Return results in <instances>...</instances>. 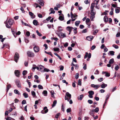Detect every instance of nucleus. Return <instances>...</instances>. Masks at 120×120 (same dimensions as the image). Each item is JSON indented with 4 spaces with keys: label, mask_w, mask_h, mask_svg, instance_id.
<instances>
[{
    "label": "nucleus",
    "mask_w": 120,
    "mask_h": 120,
    "mask_svg": "<svg viewBox=\"0 0 120 120\" xmlns=\"http://www.w3.org/2000/svg\"><path fill=\"white\" fill-rule=\"evenodd\" d=\"M13 20L12 19H9L8 20H6V22H5L4 23L5 24L6 26L8 28H10L12 25Z\"/></svg>",
    "instance_id": "obj_1"
},
{
    "label": "nucleus",
    "mask_w": 120,
    "mask_h": 120,
    "mask_svg": "<svg viewBox=\"0 0 120 120\" xmlns=\"http://www.w3.org/2000/svg\"><path fill=\"white\" fill-rule=\"evenodd\" d=\"M19 55L18 53L17 52L15 53L14 57L15 61L17 63L19 58Z\"/></svg>",
    "instance_id": "obj_2"
},
{
    "label": "nucleus",
    "mask_w": 120,
    "mask_h": 120,
    "mask_svg": "<svg viewBox=\"0 0 120 120\" xmlns=\"http://www.w3.org/2000/svg\"><path fill=\"white\" fill-rule=\"evenodd\" d=\"M27 56L29 57H33L34 56V54L33 52L30 51H27Z\"/></svg>",
    "instance_id": "obj_3"
},
{
    "label": "nucleus",
    "mask_w": 120,
    "mask_h": 120,
    "mask_svg": "<svg viewBox=\"0 0 120 120\" xmlns=\"http://www.w3.org/2000/svg\"><path fill=\"white\" fill-rule=\"evenodd\" d=\"M15 83L17 87L19 88H21V86L20 82L18 80H16L15 81Z\"/></svg>",
    "instance_id": "obj_4"
},
{
    "label": "nucleus",
    "mask_w": 120,
    "mask_h": 120,
    "mask_svg": "<svg viewBox=\"0 0 120 120\" xmlns=\"http://www.w3.org/2000/svg\"><path fill=\"white\" fill-rule=\"evenodd\" d=\"M40 48L39 46L35 45L34 47V52H38L40 51Z\"/></svg>",
    "instance_id": "obj_5"
},
{
    "label": "nucleus",
    "mask_w": 120,
    "mask_h": 120,
    "mask_svg": "<svg viewBox=\"0 0 120 120\" xmlns=\"http://www.w3.org/2000/svg\"><path fill=\"white\" fill-rule=\"evenodd\" d=\"M48 111V109H47L46 106L45 107L43 108V110L41 111V113L42 114H45L47 113Z\"/></svg>",
    "instance_id": "obj_6"
},
{
    "label": "nucleus",
    "mask_w": 120,
    "mask_h": 120,
    "mask_svg": "<svg viewBox=\"0 0 120 120\" xmlns=\"http://www.w3.org/2000/svg\"><path fill=\"white\" fill-rule=\"evenodd\" d=\"M91 86L94 88H96L95 89H97L98 88L100 87V86L99 85H94V84H92L91 85Z\"/></svg>",
    "instance_id": "obj_7"
},
{
    "label": "nucleus",
    "mask_w": 120,
    "mask_h": 120,
    "mask_svg": "<svg viewBox=\"0 0 120 120\" xmlns=\"http://www.w3.org/2000/svg\"><path fill=\"white\" fill-rule=\"evenodd\" d=\"M15 75L18 77H19L20 75V72L18 70H15Z\"/></svg>",
    "instance_id": "obj_8"
},
{
    "label": "nucleus",
    "mask_w": 120,
    "mask_h": 120,
    "mask_svg": "<svg viewBox=\"0 0 120 120\" xmlns=\"http://www.w3.org/2000/svg\"><path fill=\"white\" fill-rule=\"evenodd\" d=\"M44 67L41 65H39V70L41 72H44Z\"/></svg>",
    "instance_id": "obj_9"
},
{
    "label": "nucleus",
    "mask_w": 120,
    "mask_h": 120,
    "mask_svg": "<svg viewBox=\"0 0 120 120\" xmlns=\"http://www.w3.org/2000/svg\"><path fill=\"white\" fill-rule=\"evenodd\" d=\"M37 2L39 3V4H40L41 6L44 5V3H43V1L42 0H38L37 1Z\"/></svg>",
    "instance_id": "obj_10"
},
{
    "label": "nucleus",
    "mask_w": 120,
    "mask_h": 120,
    "mask_svg": "<svg viewBox=\"0 0 120 120\" xmlns=\"http://www.w3.org/2000/svg\"><path fill=\"white\" fill-rule=\"evenodd\" d=\"M29 15L31 16V18L33 19L35 18V15H34V14L31 12H29Z\"/></svg>",
    "instance_id": "obj_11"
},
{
    "label": "nucleus",
    "mask_w": 120,
    "mask_h": 120,
    "mask_svg": "<svg viewBox=\"0 0 120 120\" xmlns=\"http://www.w3.org/2000/svg\"><path fill=\"white\" fill-rule=\"evenodd\" d=\"M109 94H107V95L106 96V98L105 99V102L104 103V104L103 105V108L104 107V106L105 105V104H107V100L109 98Z\"/></svg>",
    "instance_id": "obj_12"
},
{
    "label": "nucleus",
    "mask_w": 120,
    "mask_h": 120,
    "mask_svg": "<svg viewBox=\"0 0 120 120\" xmlns=\"http://www.w3.org/2000/svg\"><path fill=\"white\" fill-rule=\"evenodd\" d=\"M94 113L95 112L93 109L90 110L89 112V114L93 116L94 115Z\"/></svg>",
    "instance_id": "obj_13"
},
{
    "label": "nucleus",
    "mask_w": 120,
    "mask_h": 120,
    "mask_svg": "<svg viewBox=\"0 0 120 120\" xmlns=\"http://www.w3.org/2000/svg\"><path fill=\"white\" fill-rule=\"evenodd\" d=\"M94 11V9H90L91 15L94 16L95 15L96 12L95 11Z\"/></svg>",
    "instance_id": "obj_14"
},
{
    "label": "nucleus",
    "mask_w": 120,
    "mask_h": 120,
    "mask_svg": "<svg viewBox=\"0 0 120 120\" xmlns=\"http://www.w3.org/2000/svg\"><path fill=\"white\" fill-rule=\"evenodd\" d=\"M94 37L92 36H88L86 37L87 40L89 41H91L93 38Z\"/></svg>",
    "instance_id": "obj_15"
},
{
    "label": "nucleus",
    "mask_w": 120,
    "mask_h": 120,
    "mask_svg": "<svg viewBox=\"0 0 120 120\" xmlns=\"http://www.w3.org/2000/svg\"><path fill=\"white\" fill-rule=\"evenodd\" d=\"M66 29L67 30L69 31H71L73 29V28L71 26H67Z\"/></svg>",
    "instance_id": "obj_16"
},
{
    "label": "nucleus",
    "mask_w": 120,
    "mask_h": 120,
    "mask_svg": "<svg viewBox=\"0 0 120 120\" xmlns=\"http://www.w3.org/2000/svg\"><path fill=\"white\" fill-rule=\"evenodd\" d=\"M11 87V85L10 84H8L7 86V92H8L9 89Z\"/></svg>",
    "instance_id": "obj_17"
},
{
    "label": "nucleus",
    "mask_w": 120,
    "mask_h": 120,
    "mask_svg": "<svg viewBox=\"0 0 120 120\" xmlns=\"http://www.w3.org/2000/svg\"><path fill=\"white\" fill-rule=\"evenodd\" d=\"M107 86V84H105L104 83H103L101 84V88L103 89L104 88Z\"/></svg>",
    "instance_id": "obj_18"
},
{
    "label": "nucleus",
    "mask_w": 120,
    "mask_h": 120,
    "mask_svg": "<svg viewBox=\"0 0 120 120\" xmlns=\"http://www.w3.org/2000/svg\"><path fill=\"white\" fill-rule=\"evenodd\" d=\"M66 95L67 97L69 98V99H71V95L69 93L67 92L66 94Z\"/></svg>",
    "instance_id": "obj_19"
},
{
    "label": "nucleus",
    "mask_w": 120,
    "mask_h": 120,
    "mask_svg": "<svg viewBox=\"0 0 120 120\" xmlns=\"http://www.w3.org/2000/svg\"><path fill=\"white\" fill-rule=\"evenodd\" d=\"M83 94H82L80 95L79 96L78 98V99L79 100H82L83 98Z\"/></svg>",
    "instance_id": "obj_20"
},
{
    "label": "nucleus",
    "mask_w": 120,
    "mask_h": 120,
    "mask_svg": "<svg viewBox=\"0 0 120 120\" xmlns=\"http://www.w3.org/2000/svg\"><path fill=\"white\" fill-rule=\"evenodd\" d=\"M95 4L94 3H92L91 4L90 7V9H94V8L95 7Z\"/></svg>",
    "instance_id": "obj_21"
},
{
    "label": "nucleus",
    "mask_w": 120,
    "mask_h": 120,
    "mask_svg": "<svg viewBox=\"0 0 120 120\" xmlns=\"http://www.w3.org/2000/svg\"><path fill=\"white\" fill-rule=\"evenodd\" d=\"M51 11V12L49 13V14H54L55 12V11L52 8H51L49 10Z\"/></svg>",
    "instance_id": "obj_22"
},
{
    "label": "nucleus",
    "mask_w": 120,
    "mask_h": 120,
    "mask_svg": "<svg viewBox=\"0 0 120 120\" xmlns=\"http://www.w3.org/2000/svg\"><path fill=\"white\" fill-rule=\"evenodd\" d=\"M42 94L44 95L45 96H46L47 95V92L46 90H44L42 93Z\"/></svg>",
    "instance_id": "obj_23"
},
{
    "label": "nucleus",
    "mask_w": 120,
    "mask_h": 120,
    "mask_svg": "<svg viewBox=\"0 0 120 120\" xmlns=\"http://www.w3.org/2000/svg\"><path fill=\"white\" fill-rule=\"evenodd\" d=\"M104 20L105 22H107L108 21V18L107 16H105L104 18Z\"/></svg>",
    "instance_id": "obj_24"
},
{
    "label": "nucleus",
    "mask_w": 120,
    "mask_h": 120,
    "mask_svg": "<svg viewBox=\"0 0 120 120\" xmlns=\"http://www.w3.org/2000/svg\"><path fill=\"white\" fill-rule=\"evenodd\" d=\"M102 73L103 74H106L105 75V76L107 77H109L110 76V74L109 73H107L106 72H102Z\"/></svg>",
    "instance_id": "obj_25"
},
{
    "label": "nucleus",
    "mask_w": 120,
    "mask_h": 120,
    "mask_svg": "<svg viewBox=\"0 0 120 120\" xmlns=\"http://www.w3.org/2000/svg\"><path fill=\"white\" fill-rule=\"evenodd\" d=\"M38 22L36 20H34L33 21V24L35 26L38 25Z\"/></svg>",
    "instance_id": "obj_26"
},
{
    "label": "nucleus",
    "mask_w": 120,
    "mask_h": 120,
    "mask_svg": "<svg viewBox=\"0 0 120 120\" xmlns=\"http://www.w3.org/2000/svg\"><path fill=\"white\" fill-rule=\"evenodd\" d=\"M114 61V60L113 58H112L109 60V63L112 64L113 63Z\"/></svg>",
    "instance_id": "obj_27"
},
{
    "label": "nucleus",
    "mask_w": 120,
    "mask_h": 120,
    "mask_svg": "<svg viewBox=\"0 0 120 120\" xmlns=\"http://www.w3.org/2000/svg\"><path fill=\"white\" fill-rule=\"evenodd\" d=\"M80 22V21H76L75 22V25L76 26H78Z\"/></svg>",
    "instance_id": "obj_28"
},
{
    "label": "nucleus",
    "mask_w": 120,
    "mask_h": 120,
    "mask_svg": "<svg viewBox=\"0 0 120 120\" xmlns=\"http://www.w3.org/2000/svg\"><path fill=\"white\" fill-rule=\"evenodd\" d=\"M14 92L15 93L18 94L19 95H20V93L17 90L15 89L14 90Z\"/></svg>",
    "instance_id": "obj_29"
},
{
    "label": "nucleus",
    "mask_w": 120,
    "mask_h": 120,
    "mask_svg": "<svg viewBox=\"0 0 120 120\" xmlns=\"http://www.w3.org/2000/svg\"><path fill=\"white\" fill-rule=\"evenodd\" d=\"M94 112H98L99 110V108L98 107H97L95 109H93Z\"/></svg>",
    "instance_id": "obj_30"
},
{
    "label": "nucleus",
    "mask_w": 120,
    "mask_h": 120,
    "mask_svg": "<svg viewBox=\"0 0 120 120\" xmlns=\"http://www.w3.org/2000/svg\"><path fill=\"white\" fill-rule=\"evenodd\" d=\"M57 103V101L56 100H55L53 102V104L52 105V107H54L56 105Z\"/></svg>",
    "instance_id": "obj_31"
},
{
    "label": "nucleus",
    "mask_w": 120,
    "mask_h": 120,
    "mask_svg": "<svg viewBox=\"0 0 120 120\" xmlns=\"http://www.w3.org/2000/svg\"><path fill=\"white\" fill-rule=\"evenodd\" d=\"M59 19L61 21H63L64 19V17L62 16H60Z\"/></svg>",
    "instance_id": "obj_32"
},
{
    "label": "nucleus",
    "mask_w": 120,
    "mask_h": 120,
    "mask_svg": "<svg viewBox=\"0 0 120 120\" xmlns=\"http://www.w3.org/2000/svg\"><path fill=\"white\" fill-rule=\"evenodd\" d=\"M88 93L89 94L93 95L94 94V92L92 90H90L88 91Z\"/></svg>",
    "instance_id": "obj_33"
},
{
    "label": "nucleus",
    "mask_w": 120,
    "mask_h": 120,
    "mask_svg": "<svg viewBox=\"0 0 120 120\" xmlns=\"http://www.w3.org/2000/svg\"><path fill=\"white\" fill-rule=\"evenodd\" d=\"M115 52L113 51H110L109 52V53L111 56H113L114 55Z\"/></svg>",
    "instance_id": "obj_34"
},
{
    "label": "nucleus",
    "mask_w": 120,
    "mask_h": 120,
    "mask_svg": "<svg viewBox=\"0 0 120 120\" xmlns=\"http://www.w3.org/2000/svg\"><path fill=\"white\" fill-rule=\"evenodd\" d=\"M27 73V71L26 70H24L22 72V75H25Z\"/></svg>",
    "instance_id": "obj_35"
},
{
    "label": "nucleus",
    "mask_w": 120,
    "mask_h": 120,
    "mask_svg": "<svg viewBox=\"0 0 120 120\" xmlns=\"http://www.w3.org/2000/svg\"><path fill=\"white\" fill-rule=\"evenodd\" d=\"M45 53H47V54H48L50 55V56H51L52 57H53V56L51 53V52H47L46 51H45Z\"/></svg>",
    "instance_id": "obj_36"
},
{
    "label": "nucleus",
    "mask_w": 120,
    "mask_h": 120,
    "mask_svg": "<svg viewBox=\"0 0 120 120\" xmlns=\"http://www.w3.org/2000/svg\"><path fill=\"white\" fill-rule=\"evenodd\" d=\"M38 87L39 89H43V87L41 85H38Z\"/></svg>",
    "instance_id": "obj_37"
},
{
    "label": "nucleus",
    "mask_w": 120,
    "mask_h": 120,
    "mask_svg": "<svg viewBox=\"0 0 120 120\" xmlns=\"http://www.w3.org/2000/svg\"><path fill=\"white\" fill-rule=\"evenodd\" d=\"M36 33H37L38 35L39 36L41 37L42 36V34L39 33L38 30H37L36 31Z\"/></svg>",
    "instance_id": "obj_38"
},
{
    "label": "nucleus",
    "mask_w": 120,
    "mask_h": 120,
    "mask_svg": "<svg viewBox=\"0 0 120 120\" xmlns=\"http://www.w3.org/2000/svg\"><path fill=\"white\" fill-rule=\"evenodd\" d=\"M23 95L25 98H27L28 97V95L27 93H24L23 94Z\"/></svg>",
    "instance_id": "obj_39"
},
{
    "label": "nucleus",
    "mask_w": 120,
    "mask_h": 120,
    "mask_svg": "<svg viewBox=\"0 0 120 120\" xmlns=\"http://www.w3.org/2000/svg\"><path fill=\"white\" fill-rule=\"evenodd\" d=\"M81 80L80 79L79 80L78 84L79 85L81 86Z\"/></svg>",
    "instance_id": "obj_40"
},
{
    "label": "nucleus",
    "mask_w": 120,
    "mask_h": 120,
    "mask_svg": "<svg viewBox=\"0 0 120 120\" xmlns=\"http://www.w3.org/2000/svg\"><path fill=\"white\" fill-rule=\"evenodd\" d=\"M79 73H78L76 74V75H75V77L76 79H77L79 78Z\"/></svg>",
    "instance_id": "obj_41"
},
{
    "label": "nucleus",
    "mask_w": 120,
    "mask_h": 120,
    "mask_svg": "<svg viewBox=\"0 0 120 120\" xmlns=\"http://www.w3.org/2000/svg\"><path fill=\"white\" fill-rule=\"evenodd\" d=\"M44 72H48L50 71V70L49 69L46 68H44Z\"/></svg>",
    "instance_id": "obj_42"
},
{
    "label": "nucleus",
    "mask_w": 120,
    "mask_h": 120,
    "mask_svg": "<svg viewBox=\"0 0 120 120\" xmlns=\"http://www.w3.org/2000/svg\"><path fill=\"white\" fill-rule=\"evenodd\" d=\"M112 46L116 49H118L119 48L118 46L115 44L113 45Z\"/></svg>",
    "instance_id": "obj_43"
},
{
    "label": "nucleus",
    "mask_w": 120,
    "mask_h": 120,
    "mask_svg": "<svg viewBox=\"0 0 120 120\" xmlns=\"http://www.w3.org/2000/svg\"><path fill=\"white\" fill-rule=\"evenodd\" d=\"M31 94L33 96H35L36 95L35 92L34 91H31Z\"/></svg>",
    "instance_id": "obj_44"
},
{
    "label": "nucleus",
    "mask_w": 120,
    "mask_h": 120,
    "mask_svg": "<svg viewBox=\"0 0 120 120\" xmlns=\"http://www.w3.org/2000/svg\"><path fill=\"white\" fill-rule=\"evenodd\" d=\"M60 113H57L56 115L55 116V117L56 118H58L59 116L60 115Z\"/></svg>",
    "instance_id": "obj_45"
},
{
    "label": "nucleus",
    "mask_w": 120,
    "mask_h": 120,
    "mask_svg": "<svg viewBox=\"0 0 120 120\" xmlns=\"http://www.w3.org/2000/svg\"><path fill=\"white\" fill-rule=\"evenodd\" d=\"M58 28H59V29H58L59 31H62L63 29L62 28V27H61L60 26H58Z\"/></svg>",
    "instance_id": "obj_46"
},
{
    "label": "nucleus",
    "mask_w": 120,
    "mask_h": 120,
    "mask_svg": "<svg viewBox=\"0 0 120 120\" xmlns=\"http://www.w3.org/2000/svg\"><path fill=\"white\" fill-rule=\"evenodd\" d=\"M119 66L118 65H116L115 68V69L116 71H117L119 69Z\"/></svg>",
    "instance_id": "obj_47"
},
{
    "label": "nucleus",
    "mask_w": 120,
    "mask_h": 120,
    "mask_svg": "<svg viewBox=\"0 0 120 120\" xmlns=\"http://www.w3.org/2000/svg\"><path fill=\"white\" fill-rule=\"evenodd\" d=\"M99 1V0H95L94 1V3L95 4L97 5L98 4Z\"/></svg>",
    "instance_id": "obj_48"
},
{
    "label": "nucleus",
    "mask_w": 120,
    "mask_h": 120,
    "mask_svg": "<svg viewBox=\"0 0 120 120\" xmlns=\"http://www.w3.org/2000/svg\"><path fill=\"white\" fill-rule=\"evenodd\" d=\"M59 49L58 48H54L53 49L55 51H59Z\"/></svg>",
    "instance_id": "obj_49"
},
{
    "label": "nucleus",
    "mask_w": 120,
    "mask_h": 120,
    "mask_svg": "<svg viewBox=\"0 0 120 120\" xmlns=\"http://www.w3.org/2000/svg\"><path fill=\"white\" fill-rule=\"evenodd\" d=\"M94 17V16L91 15L90 17V19L92 21H94L93 19Z\"/></svg>",
    "instance_id": "obj_50"
},
{
    "label": "nucleus",
    "mask_w": 120,
    "mask_h": 120,
    "mask_svg": "<svg viewBox=\"0 0 120 120\" xmlns=\"http://www.w3.org/2000/svg\"><path fill=\"white\" fill-rule=\"evenodd\" d=\"M88 102L90 104H91L93 103V101L90 100H88Z\"/></svg>",
    "instance_id": "obj_51"
},
{
    "label": "nucleus",
    "mask_w": 120,
    "mask_h": 120,
    "mask_svg": "<svg viewBox=\"0 0 120 120\" xmlns=\"http://www.w3.org/2000/svg\"><path fill=\"white\" fill-rule=\"evenodd\" d=\"M30 34V33L29 31H27L26 33V35L28 37H29Z\"/></svg>",
    "instance_id": "obj_52"
},
{
    "label": "nucleus",
    "mask_w": 120,
    "mask_h": 120,
    "mask_svg": "<svg viewBox=\"0 0 120 120\" xmlns=\"http://www.w3.org/2000/svg\"><path fill=\"white\" fill-rule=\"evenodd\" d=\"M71 111V109L70 108L68 109L67 110V112L68 113L70 112Z\"/></svg>",
    "instance_id": "obj_53"
},
{
    "label": "nucleus",
    "mask_w": 120,
    "mask_h": 120,
    "mask_svg": "<svg viewBox=\"0 0 120 120\" xmlns=\"http://www.w3.org/2000/svg\"><path fill=\"white\" fill-rule=\"evenodd\" d=\"M114 21L116 24L119 22V21L116 18H115L114 19Z\"/></svg>",
    "instance_id": "obj_54"
},
{
    "label": "nucleus",
    "mask_w": 120,
    "mask_h": 120,
    "mask_svg": "<svg viewBox=\"0 0 120 120\" xmlns=\"http://www.w3.org/2000/svg\"><path fill=\"white\" fill-rule=\"evenodd\" d=\"M103 80V79L102 78H101L99 79H98V81L100 82H101Z\"/></svg>",
    "instance_id": "obj_55"
},
{
    "label": "nucleus",
    "mask_w": 120,
    "mask_h": 120,
    "mask_svg": "<svg viewBox=\"0 0 120 120\" xmlns=\"http://www.w3.org/2000/svg\"><path fill=\"white\" fill-rule=\"evenodd\" d=\"M44 46L45 47V50H46V49H48V47L47 45L46 44H45L44 45Z\"/></svg>",
    "instance_id": "obj_56"
},
{
    "label": "nucleus",
    "mask_w": 120,
    "mask_h": 120,
    "mask_svg": "<svg viewBox=\"0 0 120 120\" xmlns=\"http://www.w3.org/2000/svg\"><path fill=\"white\" fill-rule=\"evenodd\" d=\"M61 35L63 38L66 37V35L64 34H63L62 33H61Z\"/></svg>",
    "instance_id": "obj_57"
},
{
    "label": "nucleus",
    "mask_w": 120,
    "mask_h": 120,
    "mask_svg": "<svg viewBox=\"0 0 120 120\" xmlns=\"http://www.w3.org/2000/svg\"><path fill=\"white\" fill-rule=\"evenodd\" d=\"M91 56V54L90 53H89V54H88V55L87 56V57L89 59H90Z\"/></svg>",
    "instance_id": "obj_58"
},
{
    "label": "nucleus",
    "mask_w": 120,
    "mask_h": 120,
    "mask_svg": "<svg viewBox=\"0 0 120 120\" xmlns=\"http://www.w3.org/2000/svg\"><path fill=\"white\" fill-rule=\"evenodd\" d=\"M105 90L103 89H101L100 90V92L101 93H103L105 92Z\"/></svg>",
    "instance_id": "obj_59"
},
{
    "label": "nucleus",
    "mask_w": 120,
    "mask_h": 120,
    "mask_svg": "<svg viewBox=\"0 0 120 120\" xmlns=\"http://www.w3.org/2000/svg\"><path fill=\"white\" fill-rule=\"evenodd\" d=\"M26 103V100H23L22 102V104H24Z\"/></svg>",
    "instance_id": "obj_60"
},
{
    "label": "nucleus",
    "mask_w": 120,
    "mask_h": 120,
    "mask_svg": "<svg viewBox=\"0 0 120 120\" xmlns=\"http://www.w3.org/2000/svg\"><path fill=\"white\" fill-rule=\"evenodd\" d=\"M74 66L75 67V68L76 69H77L79 68V65H78L76 64Z\"/></svg>",
    "instance_id": "obj_61"
},
{
    "label": "nucleus",
    "mask_w": 120,
    "mask_h": 120,
    "mask_svg": "<svg viewBox=\"0 0 120 120\" xmlns=\"http://www.w3.org/2000/svg\"><path fill=\"white\" fill-rule=\"evenodd\" d=\"M120 36V33L119 32H118L116 34V37H119Z\"/></svg>",
    "instance_id": "obj_62"
},
{
    "label": "nucleus",
    "mask_w": 120,
    "mask_h": 120,
    "mask_svg": "<svg viewBox=\"0 0 120 120\" xmlns=\"http://www.w3.org/2000/svg\"><path fill=\"white\" fill-rule=\"evenodd\" d=\"M115 11L116 13H119V10L118 9L116 8L115 9Z\"/></svg>",
    "instance_id": "obj_63"
},
{
    "label": "nucleus",
    "mask_w": 120,
    "mask_h": 120,
    "mask_svg": "<svg viewBox=\"0 0 120 120\" xmlns=\"http://www.w3.org/2000/svg\"><path fill=\"white\" fill-rule=\"evenodd\" d=\"M90 19L88 18H87L86 19V23H87L89 22H90Z\"/></svg>",
    "instance_id": "obj_64"
}]
</instances>
